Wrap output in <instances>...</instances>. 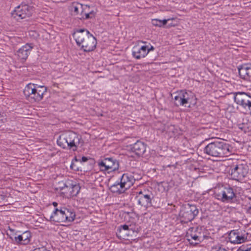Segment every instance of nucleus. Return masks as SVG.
Instances as JSON below:
<instances>
[{
    "mask_svg": "<svg viewBox=\"0 0 251 251\" xmlns=\"http://www.w3.org/2000/svg\"><path fill=\"white\" fill-rule=\"evenodd\" d=\"M238 72L242 79L251 82V64L242 65L238 68Z\"/></svg>",
    "mask_w": 251,
    "mask_h": 251,
    "instance_id": "obj_19",
    "label": "nucleus"
},
{
    "mask_svg": "<svg viewBox=\"0 0 251 251\" xmlns=\"http://www.w3.org/2000/svg\"><path fill=\"white\" fill-rule=\"evenodd\" d=\"M203 151L209 156L223 157L230 155L231 149L229 144L223 141L217 140L207 145Z\"/></svg>",
    "mask_w": 251,
    "mask_h": 251,
    "instance_id": "obj_2",
    "label": "nucleus"
},
{
    "mask_svg": "<svg viewBox=\"0 0 251 251\" xmlns=\"http://www.w3.org/2000/svg\"><path fill=\"white\" fill-rule=\"evenodd\" d=\"M70 167L74 170H75V171L78 170V167H76L74 162L72 163V164H71Z\"/></svg>",
    "mask_w": 251,
    "mask_h": 251,
    "instance_id": "obj_33",
    "label": "nucleus"
},
{
    "mask_svg": "<svg viewBox=\"0 0 251 251\" xmlns=\"http://www.w3.org/2000/svg\"><path fill=\"white\" fill-rule=\"evenodd\" d=\"M88 160V158L86 157L83 156L81 160H80V162H86Z\"/></svg>",
    "mask_w": 251,
    "mask_h": 251,
    "instance_id": "obj_34",
    "label": "nucleus"
},
{
    "mask_svg": "<svg viewBox=\"0 0 251 251\" xmlns=\"http://www.w3.org/2000/svg\"><path fill=\"white\" fill-rule=\"evenodd\" d=\"M57 208L58 209V211L60 212V213L61 214V216H63V218L65 219L66 211L67 208L62 206H60Z\"/></svg>",
    "mask_w": 251,
    "mask_h": 251,
    "instance_id": "obj_29",
    "label": "nucleus"
},
{
    "mask_svg": "<svg viewBox=\"0 0 251 251\" xmlns=\"http://www.w3.org/2000/svg\"><path fill=\"white\" fill-rule=\"evenodd\" d=\"M97 164L101 171H116L119 169V162L113 157H106L97 161Z\"/></svg>",
    "mask_w": 251,
    "mask_h": 251,
    "instance_id": "obj_7",
    "label": "nucleus"
},
{
    "mask_svg": "<svg viewBox=\"0 0 251 251\" xmlns=\"http://www.w3.org/2000/svg\"><path fill=\"white\" fill-rule=\"evenodd\" d=\"M199 210L194 205L187 204L183 207L179 212L180 221L186 223L193 220L198 214Z\"/></svg>",
    "mask_w": 251,
    "mask_h": 251,
    "instance_id": "obj_6",
    "label": "nucleus"
},
{
    "mask_svg": "<svg viewBox=\"0 0 251 251\" xmlns=\"http://www.w3.org/2000/svg\"><path fill=\"white\" fill-rule=\"evenodd\" d=\"M93 14L92 11L90 10V7L89 5L82 4L80 19H88L91 17L90 15Z\"/></svg>",
    "mask_w": 251,
    "mask_h": 251,
    "instance_id": "obj_23",
    "label": "nucleus"
},
{
    "mask_svg": "<svg viewBox=\"0 0 251 251\" xmlns=\"http://www.w3.org/2000/svg\"><path fill=\"white\" fill-rule=\"evenodd\" d=\"M110 190L113 193L121 194L125 192L124 189L120 188V183H116L111 186Z\"/></svg>",
    "mask_w": 251,
    "mask_h": 251,
    "instance_id": "obj_26",
    "label": "nucleus"
},
{
    "mask_svg": "<svg viewBox=\"0 0 251 251\" xmlns=\"http://www.w3.org/2000/svg\"><path fill=\"white\" fill-rule=\"evenodd\" d=\"M30 233L26 231L22 234L15 237V240L19 243L26 245L30 242Z\"/></svg>",
    "mask_w": 251,
    "mask_h": 251,
    "instance_id": "obj_21",
    "label": "nucleus"
},
{
    "mask_svg": "<svg viewBox=\"0 0 251 251\" xmlns=\"http://www.w3.org/2000/svg\"><path fill=\"white\" fill-rule=\"evenodd\" d=\"M34 11L32 6L24 2L16 7L12 12V16L16 20L30 17Z\"/></svg>",
    "mask_w": 251,
    "mask_h": 251,
    "instance_id": "obj_5",
    "label": "nucleus"
},
{
    "mask_svg": "<svg viewBox=\"0 0 251 251\" xmlns=\"http://www.w3.org/2000/svg\"><path fill=\"white\" fill-rule=\"evenodd\" d=\"M132 174V177L134 179V183L136 180H138L141 178V176L138 174L136 173H131Z\"/></svg>",
    "mask_w": 251,
    "mask_h": 251,
    "instance_id": "obj_30",
    "label": "nucleus"
},
{
    "mask_svg": "<svg viewBox=\"0 0 251 251\" xmlns=\"http://www.w3.org/2000/svg\"><path fill=\"white\" fill-rule=\"evenodd\" d=\"M248 171L246 165L239 164L233 165L230 173L231 178L238 181H242L246 177Z\"/></svg>",
    "mask_w": 251,
    "mask_h": 251,
    "instance_id": "obj_9",
    "label": "nucleus"
},
{
    "mask_svg": "<svg viewBox=\"0 0 251 251\" xmlns=\"http://www.w3.org/2000/svg\"><path fill=\"white\" fill-rule=\"evenodd\" d=\"M234 101L251 113V95L244 92L237 93L234 96Z\"/></svg>",
    "mask_w": 251,
    "mask_h": 251,
    "instance_id": "obj_12",
    "label": "nucleus"
},
{
    "mask_svg": "<svg viewBox=\"0 0 251 251\" xmlns=\"http://www.w3.org/2000/svg\"><path fill=\"white\" fill-rule=\"evenodd\" d=\"M138 230V228L135 224L126 223L118 227L116 234L118 238L125 239L129 236L131 231L134 232Z\"/></svg>",
    "mask_w": 251,
    "mask_h": 251,
    "instance_id": "obj_14",
    "label": "nucleus"
},
{
    "mask_svg": "<svg viewBox=\"0 0 251 251\" xmlns=\"http://www.w3.org/2000/svg\"><path fill=\"white\" fill-rule=\"evenodd\" d=\"M199 230L198 227H190L187 230L186 237L190 244L196 245L202 240L203 237Z\"/></svg>",
    "mask_w": 251,
    "mask_h": 251,
    "instance_id": "obj_13",
    "label": "nucleus"
},
{
    "mask_svg": "<svg viewBox=\"0 0 251 251\" xmlns=\"http://www.w3.org/2000/svg\"><path fill=\"white\" fill-rule=\"evenodd\" d=\"M4 199V196L2 195H0V200H3Z\"/></svg>",
    "mask_w": 251,
    "mask_h": 251,
    "instance_id": "obj_38",
    "label": "nucleus"
},
{
    "mask_svg": "<svg viewBox=\"0 0 251 251\" xmlns=\"http://www.w3.org/2000/svg\"><path fill=\"white\" fill-rule=\"evenodd\" d=\"M251 248H239L237 251H251Z\"/></svg>",
    "mask_w": 251,
    "mask_h": 251,
    "instance_id": "obj_32",
    "label": "nucleus"
},
{
    "mask_svg": "<svg viewBox=\"0 0 251 251\" xmlns=\"http://www.w3.org/2000/svg\"><path fill=\"white\" fill-rule=\"evenodd\" d=\"M151 196V195L144 194L143 192H140L136 196V199L138 204L147 208L152 205Z\"/></svg>",
    "mask_w": 251,
    "mask_h": 251,
    "instance_id": "obj_17",
    "label": "nucleus"
},
{
    "mask_svg": "<svg viewBox=\"0 0 251 251\" xmlns=\"http://www.w3.org/2000/svg\"><path fill=\"white\" fill-rule=\"evenodd\" d=\"M146 145L143 142L137 141L132 145L130 150L136 155L140 156L143 155L146 151Z\"/></svg>",
    "mask_w": 251,
    "mask_h": 251,
    "instance_id": "obj_20",
    "label": "nucleus"
},
{
    "mask_svg": "<svg viewBox=\"0 0 251 251\" xmlns=\"http://www.w3.org/2000/svg\"><path fill=\"white\" fill-rule=\"evenodd\" d=\"M82 4L80 3H76L73 5L74 12L76 14L81 13Z\"/></svg>",
    "mask_w": 251,
    "mask_h": 251,
    "instance_id": "obj_28",
    "label": "nucleus"
},
{
    "mask_svg": "<svg viewBox=\"0 0 251 251\" xmlns=\"http://www.w3.org/2000/svg\"><path fill=\"white\" fill-rule=\"evenodd\" d=\"M175 104L176 105L186 106V104L191 102L190 99L193 98V94L185 90H181L173 94Z\"/></svg>",
    "mask_w": 251,
    "mask_h": 251,
    "instance_id": "obj_10",
    "label": "nucleus"
},
{
    "mask_svg": "<svg viewBox=\"0 0 251 251\" xmlns=\"http://www.w3.org/2000/svg\"><path fill=\"white\" fill-rule=\"evenodd\" d=\"M75 217V214L74 211L71 209H67L65 216V222H72Z\"/></svg>",
    "mask_w": 251,
    "mask_h": 251,
    "instance_id": "obj_24",
    "label": "nucleus"
},
{
    "mask_svg": "<svg viewBox=\"0 0 251 251\" xmlns=\"http://www.w3.org/2000/svg\"><path fill=\"white\" fill-rule=\"evenodd\" d=\"M47 91V89L44 86L29 83L25 87L24 94L26 98L31 102L39 101L43 99Z\"/></svg>",
    "mask_w": 251,
    "mask_h": 251,
    "instance_id": "obj_4",
    "label": "nucleus"
},
{
    "mask_svg": "<svg viewBox=\"0 0 251 251\" xmlns=\"http://www.w3.org/2000/svg\"><path fill=\"white\" fill-rule=\"evenodd\" d=\"M244 209L247 213L251 214V198H248L245 201Z\"/></svg>",
    "mask_w": 251,
    "mask_h": 251,
    "instance_id": "obj_27",
    "label": "nucleus"
},
{
    "mask_svg": "<svg viewBox=\"0 0 251 251\" xmlns=\"http://www.w3.org/2000/svg\"><path fill=\"white\" fill-rule=\"evenodd\" d=\"M50 220L51 221L58 223L65 222L63 216H61L58 209L56 208L54 209L53 212L50 216Z\"/></svg>",
    "mask_w": 251,
    "mask_h": 251,
    "instance_id": "obj_22",
    "label": "nucleus"
},
{
    "mask_svg": "<svg viewBox=\"0 0 251 251\" xmlns=\"http://www.w3.org/2000/svg\"><path fill=\"white\" fill-rule=\"evenodd\" d=\"M169 19H164L163 20H159L157 19H152L151 21V24L152 25L155 26L161 27L165 25Z\"/></svg>",
    "mask_w": 251,
    "mask_h": 251,
    "instance_id": "obj_25",
    "label": "nucleus"
},
{
    "mask_svg": "<svg viewBox=\"0 0 251 251\" xmlns=\"http://www.w3.org/2000/svg\"><path fill=\"white\" fill-rule=\"evenodd\" d=\"M81 137L76 133L69 131L61 134L57 140V145L63 149L76 151L81 144Z\"/></svg>",
    "mask_w": 251,
    "mask_h": 251,
    "instance_id": "obj_3",
    "label": "nucleus"
},
{
    "mask_svg": "<svg viewBox=\"0 0 251 251\" xmlns=\"http://www.w3.org/2000/svg\"><path fill=\"white\" fill-rule=\"evenodd\" d=\"M52 205L54 206V207H55V208H58L57 207L58 203L56 202H53L52 203Z\"/></svg>",
    "mask_w": 251,
    "mask_h": 251,
    "instance_id": "obj_36",
    "label": "nucleus"
},
{
    "mask_svg": "<svg viewBox=\"0 0 251 251\" xmlns=\"http://www.w3.org/2000/svg\"><path fill=\"white\" fill-rule=\"evenodd\" d=\"M134 179L132 177L131 173L123 174L120 182V188L124 189L125 190L129 189L134 183Z\"/></svg>",
    "mask_w": 251,
    "mask_h": 251,
    "instance_id": "obj_18",
    "label": "nucleus"
},
{
    "mask_svg": "<svg viewBox=\"0 0 251 251\" xmlns=\"http://www.w3.org/2000/svg\"><path fill=\"white\" fill-rule=\"evenodd\" d=\"M67 188L68 186L65 184H63V186H62L61 188H60V190H64Z\"/></svg>",
    "mask_w": 251,
    "mask_h": 251,
    "instance_id": "obj_35",
    "label": "nucleus"
},
{
    "mask_svg": "<svg viewBox=\"0 0 251 251\" xmlns=\"http://www.w3.org/2000/svg\"><path fill=\"white\" fill-rule=\"evenodd\" d=\"M33 48L32 44L27 43L23 46L17 51V55L18 58L22 61H25L27 58Z\"/></svg>",
    "mask_w": 251,
    "mask_h": 251,
    "instance_id": "obj_16",
    "label": "nucleus"
},
{
    "mask_svg": "<svg viewBox=\"0 0 251 251\" xmlns=\"http://www.w3.org/2000/svg\"><path fill=\"white\" fill-rule=\"evenodd\" d=\"M217 251H227L226 249L220 248Z\"/></svg>",
    "mask_w": 251,
    "mask_h": 251,
    "instance_id": "obj_37",
    "label": "nucleus"
},
{
    "mask_svg": "<svg viewBox=\"0 0 251 251\" xmlns=\"http://www.w3.org/2000/svg\"><path fill=\"white\" fill-rule=\"evenodd\" d=\"M6 118L4 116L0 113V127L2 126V124L5 122Z\"/></svg>",
    "mask_w": 251,
    "mask_h": 251,
    "instance_id": "obj_31",
    "label": "nucleus"
},
{
    "mask_svg": "<svg viewBox=\"0 0 251 251\" xmlns=\"http://www.w3.org/2000/svg\"><path fill=\"white\" fill-rule=\"evenodd\" d=\"M248 233L245 230H232L228 234L229 242L233 244H241L247 241Z\"/></svg>",
    "mask_w": 251,
    "mask_h": 251,
    "instance_id": "obj_11",
    "label": "nucleus"
},
{
    "mask_svg": "<svg viewBox=\"0 0 251 251\" xmlns=\"http://www.w3.org/2000/svg\"><path fill=\"white\" fill-rule=\"evenodd\" d=\"M154 50V47L150 44H149L141 47H134L132 51V53L134 58L139 59L145 57L150 51L153 50Z\"/></svg>",
    "mask_w": 251,
    "mask_h": 251,
    "instance_id": "obj_15",
    "label": "nucleus"
},
{
    "mask_svg": "<svg viewBox=\"0 0 251 251\" xmlns=\"http://www.w3.org/2000/svg\"><path fill=\"white\" fill-rule=\"evenodd\" d=\"M216 199L224 202H230L235 197V194L232 187H224L219 189L215 193Z\"/></svg>",
    "mask_w": 251,
    "mask_h": 251,
    "instance_id": "obj_8",
    "label": "nucleus"
},
{
    "mask_svg": "<svg viewBox=\"0 0 251 251\" xmlns=\"http://www.w3.org/2000/svg\"><path fill=\"white\" fill-rule=\"evenodd\" d=\"M73 36L77 46L84 51H91L96 48V38L86 29L76 30Z\"/></svg>",
    "mask_w": 251,
    "mask_h": 251,
    "instance_id": "obj_1",
    "label": "nucleus"
}]
</instances>
